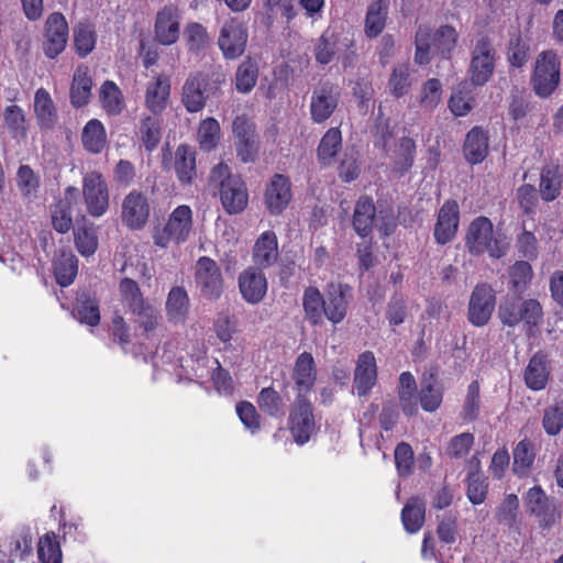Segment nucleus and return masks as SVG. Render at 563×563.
<instances>
[{"instance_id": "nucleus-56", "label": "nucleus", "mask_w": 563, "mask_h": 563, "mask_svg": "<svg viewBox=\"0 0 563 563\" xmlns=\"http://www.w3.org/2000/svg\"><path fill=\"white\" fill-rule=\"evenodd\" d=\"M466 496L473 505L484 503L487 496L488 484L483 473L470 472L466 478Z\"/></svg>"}, {"instance_id": "nucleus-59", "label": "nucleus", "mask_w": 563, "mask_h": 563, "mask_svg": "<svg viewBox=\"0 0 563 563\" xmlns=\"http://www.w3.org/2000/svg\"><path fill=\"white\" fill-rule=\"evenodd\" d=\"M542 427L548 435H558L563 430V405L549 406L543 411Z\"/></svg>"}, {"instance_id": "nucleus-31", "label": "nucleus", "mask_w": 563, "mask_h": 563, "mask_svg": "<svg viewBox=\"0 0 563 563\" xmlns=\"http://www.w3.org/2000/svg\"><path fill=\"white\" fill-rule=\"evenodd\" d=\"M389 3L387 0H372L367 8L364 31L367 37H377L386 26Z\"/></svg>"}, {"instance_id": "nucleus-40", "label": "nucleus", "mask_w": 563, "mask_h": 563, "mask_svg": "<svg viewBox=\"0 0 563 563\" xmlns=\"http://www.w3.org/2000/svg\"><path fill=\"white\" fill-rule=\"evenodd\" d=\"M536 459L534 446L531 441L523 439L514 449V472L520 477L527 476Z\"/></svg>"}, {"instance_id": "nucleus-6", "label": "nucleus", "mask_w": 563, "mask_h": 563, "mask_svg": "<svg viewBox=\"0 0 563 563\" xmlns=\"http://www.w3.org/2000/svg\"><path fill=\"white\" fill-rule=\"evenodd\" d=\"M249 38L247 27L238 18H231L222 24L218 46L225 59H236L245 52Z\"/></svg>"}, {"instance_id": "nucleus-1", "label": "nucleus", "mask_w": 563, "mask_h": 563, "mask_svg": "<svg viewBox=\"0 0 563 563\" xmlns=\"http://www.w3.org/2000/svg\"><path fill=\"white\" fill-rule=\"evenodd\" d=\"M210 181L219 187L220 200L228 213L238 214L245 209L249 201L246 186L240 176L231 174L228 165L214 166Z\"/></svg>"}, {"instance_id": "nucleus-63", "label": "nucleus", "mask_w": 563, "mask_h": 563, "mask_svg": "<svg viewBox=\"0 0 563 563\" xmlns=\"http://www.w3.org/2000/svg\"><path fill=\"white\" fill-rule=\"evenodd\" d=\"M442 93L441 82L435 79H429L422 87L420 104L423 109L431 111L433 110L440 102Z\"/></svg>"}, {"instance_id": "nucleus-21", "label": "nucleus", "mask_w": 563, "mask_h": 563, "mask_svg": "<svg viewBox=\"0 0 563 563\" xmlns=\"http://www.w3.org/2000/svg\"><path fill=\"white\" fill-rule=\"evenodd\" d=\"M278 239L274 231H264L255 241L252 250L254 267L266 269L274 266L278 260Z\"/></svg>"}, {"instance_id": "nucleus-37", "label": "nucleus", "mask_w": 563, "mask_h": 563, "mask_svg": "<svg viewBox=\"0 0 563 563\" xmlns=\"http://www.w3.org/2000/svg\"><path fill=\"white\" fill-rule=\"evenodd\" d=\"M73 313L80 323L95 327L100 322L99 305L88 294H81L77 297Z\"/></svg>"}, {"instance_id": "nucleus-50", "label": "nucleus", "mask_w": 563, "mask_h": 563, "mask_svg": "<svg viewBox=\"0 0 563 563\" xmlns=\"http://www.w3.org/2000/svg\"><path fill=\"white\" fill-rule=\"evenodd\" d=\"M120 295L124 306L131 313L147 305L144 300L139 285L131 278H123L119 286Z\"/></svg>"}, {"instance_id": "nucleus-43", "label": "nucleus", "mask_w": 563, "mask_h": 563, "mask_svg": "<svg viewBox=\"0 0 563 563\" xmlns=\"http://www.w3.org/2000/svg\"><path fill=\"white\" fill-rule=\"evenodd\" d=\"M257 405L269 417L280 418L285 415L284 399L273 387H265L260 391Z\"/></svg>"}, {"instance_id": "nucleus-23", "label": "nucleus", "mask_w": 563, "mask_h": 563, "mask_svg": "<svg viewBox=\"0 0 563 563\" xmlns=\"http://www.w3.org/2000/svg\"><path fill=\"white\" fill-rule=\"evenodd\" d=\"M170 93L168 76L157 75L146 85L145 106L153 113L158 114L167 107Z\"/></svg>"}, {"instance_id": "nucleus-28", "label": "nucleus", "mask_w": 563, "mask_h": 563, "mask_svg": "<svg viewBox=\"0 0 563 563\" xmlns=\"http://www.w3.org/2000/svg\"><path fill=\"white\" fill-rule=\"evenodd\" d=\"M174 168L181 184H191L197 175L196 151L189 145H179L174 154Z\"/></svg>"}, {"instance_id": "nucleus-52", "label": "nucleus", "mask_w": 563, "mask_h": 563, "mask_svg": "<svg viewBox=\"0 0 563 563\" xmlns=\"http://www.w3.org/2000/svg\"><path fill=\"white\" fill-rule=\"evenodd\" d=\"M411 84L409 65L395 66L388 80L390 93L396 98L404 97L409 91Z\"/></svg>"}, {"instance_id": "nucleus-26", "label": "nucleus", "mask_w": 563, "mask_h": 563, "mask_svg": "<svg viewBox=\"0 0 563 563\" xmlns=\"http://www.w3.org/2000/svg\"><path fill=\"white\" fill-rule=\"evenodd\" d=\"M465 159L472 164L482 163L488 154V134L481 126H474L467 134L463 146Z\"/></svg>"}, {"instance_id": "nucleus-2", "label": "nucleus", "mask_w": 563, "mask_h": 563, "mask_svg": "<svg viewBox=\"0 0 563 563\" xmlns=\"http://www.w3.org/2000/svg\"><path fill=\"white\" fill-rule=\"evenodd\" d=\"M561 60L556 52L548 49L541 52L536 59L531 78L537 96L547 98L551 96L560 84Z\"/></svg>"}, {"instance_id": "nucleus-18", "label": "nucleus", "mask_w": 563, "mask_h": 563, "mask_svg": "<svg viewBox=\"0 0 563 563\" xmlns=\"http://www.w3.org/2000/svg\"><path fill=\"white\" fill-rule=\"evenodd\" d=\"M291 184L287 176L275 174L265 190V203L272 214L282 213L291 200Z\"/></svg>"}, {"instance_id": "nucleus-64", "label": "nucleus", "mask_w": 563, "mask_h": 563, "mask_svg": "<svg viewBox=\"0 0 563 563\" xmlns=\"http://www.w3.org/2000/svg\"><path fill=\"white\" fill-rule=\"evenodd\" d=\"M133 314L136 317L135 322L145 333L154 331L159 324V312L148 303L133 312Z\"/></svg>"}, {"instance_id": "nucleus-36", "label": "nucleus", "mask_w": 563, "mask_h": 563, "mask_svg": "<svg viewBox=\"0 0 563 563\" xmlns=\"http://www.w3.org/2000/svg\"><path fill=\"white\" fill-rule=\"evenodd\" d=\"M562 188V177L558 166H545L541 170L539 191L541 198L553 201L558 198Z\"/></svg>"}, {"instance_id": "nucleus-62", "label": "nucleus", "mask_w": 563, "mask_h": 563, "mask_svg": "<svg viewBox=\"0 0 563 563\" xmlns=\"http://www.w3.org/2000/svg\"><path fill=\"white\" fill-rule=\"evenodd\" d=\"M76 52L79 56H87L96 45V33L88 25H79L74 32Z\"/></svg>"}, {"instance_id": "nucleus-10", "label": "nucleus", "mask_w": 563, "mask_h": 563, "mask_svg": "<svg viewBox=\"0 0 563 563\" xmlns=\"http://www.w3.org/2000/svg\"><path fill=\"white\" fill-rule=\"evenodd\" d=\"M340 100L339 87L327 81L314 88L311 101V119L316 123L327 121L335 111Z\"/></svg>"}, {"instance_id": "nucleus-58", "label": "nucleus", "mask_w": 563, "mask_h": 563, "mask_svg": "<svg viewBox=\"0 0 563 563\" xmlns=\"http://www.w3.org/2000/svg\"><path fill=\"white\" fill-rule=\"evenodd\" d=\"M416 144L410 137H402L399 143V150L394 162V169L404 175L408 172L415 161Z\"/></svg>"}, {"instance_id": "nucleus-34", "label": "nucleus", "mask_w": 563, "mask_h": 563, "mask_svg": "<svg viewBox=\"0 0 563 563\" xmlns=\"http://www.w3.org/2000/svg\"><path fill=\"white\" fill-rule=\"evenodd\" d=\"M457 531L456 518L453 515L445 516L442 518L438 526V537L441 541V545L438 550L440 563H452L453 554L449 553L450 545L455 541V534Z\"/></svg>"}, {"instance_id": "nucleus-9", "label": "nucleus", "mask_w": 563, "mask_h": 563, "mask_svg": "<svg viewBox=\"0 0 563 563\" xmlns=\"http://www.w3.org/2000/svg\"><path fill=\"white\" fill-rule=\"evenodd\" d=\"M495 68V49L487 37L477 40L471 63V80L474 86H484Z\"/></svg>"}, {"instance_id": "nucleus-25", "label": "nucleus", "mask_w": 563, "mask_h": 563, "mask_svg": "<svg viewBox=\"0 0 563 563\" xmlns=\"http://www.w3.org/2000/svg\"><path fill=\"white\" fill-rule=\"evenodd\" d=\"M34 115L41 130H52L57 122L55 103L45 88H38L34 95Z\"/></svg>"}, {"instance_id": "nucleus-14", "label": "nucleus", "mask_w": 563, "mask_h": 563, "mask_svg": "<svg viewBox=\"0 0 563 563\" xmlns=\"http://www.w3.org/2000/svg\"><path fill=\"white\" fill-rule=\"evenodd\" d=\"M377 383V364L373 352L365 351L356 360L353 388L358 397H366Z\"/></svg>"}, {"instance_id": "nucleus-12", "label": "nucleus", "mask_w": 563, "mask_h": 563, "mask_svg": "<svg viewBox=\"0 0 563 563\" xmlns=\"http://www.w3.org/2000/svg\"><path fill=\"white\" fill-rule=\"evenodd\" d=\"M495 290L486 283L478 284L471 296L468 307V319L477 327L488 322L495 309Z\"/></svg>"}, {"instance_id": "nucleus-53", "label": "nucleus", "mask_w": 563, "mask_h": 563, "mask_svg": "<svg viewBox=\"0 0 563 563\" xmlns=\"http://www.w3.org/2000/svg\"><path fill=\"white\" fill-rule=\"evenodd\" d=\"M479 389L477 380L472 382L467 387L462 407V419L464 421L472 422L478 418L482 405Z\"/></svg>"}, {"instance_id": "nucleus-5", "label": "nucleus", "mask_w": 563, "mask_h": 563, "mask_svg": "<svg viewBox=\"0 0 563 563\" xmlns=\"http://www.w3.org/2000/svg\"><path fill=\"white\" fill-rule=\"evenodd\" d=\"M192 228V211L189 206H178L169 216L167 223L154 235L155 244L166 247L170 242L179 244L188 239Z\"/></svg>"}, {"instance_id": "nucleus-57", "label": "nucleus", "mask_w": 563, "mask_h": 563, "mask_svg": "<svg viewBox=\"0 0 563 563\" xmlns=\"http://www.w3.org/2000/svg\"><path fill=\"white\" fill-rule=\"evenodd\" d=\"M523 300L515 298L505 299L498 309V316L503 324L515 327L522 321Z\"/></svg>"}, {"instance_id": "nucleus-19", "label": "nucleus", "mask_w": 563, "mask_h": 563, "mask_svg": "<svg viewBox=\"0 0 563 563\" xmlns=\"http://www.w3.org/2000/svg\"><path fill=\"white\" fill-rule=\"evenodd\" d=\"M150 206L146 197L136 191H131L122 203V220L133 230L141 229L147 222Z\"/></svg>"}, {"instance_id": "nucleus-60", "label": "nucleus", "mask_w": 563, "mask_h": 563, "mask_svg": "<svg viewBox=\"0 0 563 563\" xmlns=\"http://www.w3.org/2000/svg\"><path fill=\"white\" fill-rule=\"evenodd\" d=\"M75 244L82 256L93 254L98 247V238L92 228L79 227L75 233Z\"/></svg>"}, {"instance_id": "nucleus-24", "label": "nucleus", "mask_w": 563, "mask_h": 563, "mask_svg": "<svg viewBox=\"0 0 563 563\" xmlns=\"http://www.w3.org/2000/svg\"><path fill=\"white\" fill-rule=\"evenodd\" d=\"M292 379L298 395L309 393L317 379V369L311 353L303 352L298 355L292 371Z\"/></svg>"}, {"instance_id": "nucleus-38", "label": "nucleus", "mask_w": 563, "mask_h": 563, "mask_svg": "<svg viewBox=\"0 0 563 563\" xmlns=\"http://www.w3.org/2000/svg\"><path fill=\"white\" fill-rule=\"evenodd\" d=\"M107 143V133L103 124L92 119L87 122L82 130V144L85 148L93 154L100 153Z\"/></svg>"}, {"instance_id": "nucleus-46", "label": "nucleus", "mask_w": 563, "mask_h": 563, "mask_svg": "<svg viewBox=\"0 0 563 563\" xmlns=\"http://www.w3.org/2000/svg\"><path fill=\"white\" fill-rule=\"evenodd\" d=\"M258 67L251 58L243 60L235 73V88L241 93H249L255 87Z\"/></svg>"}, {"instance_id": "nucleus-54", "label": "nucleus", "mask_w": 563, "mask_h": 563, "mask_svg": "<svg viewBox=\"0 0 563 563\" xmlns=\"http://www.w3.org/2000/svg\"><path fill=\"white\" fill-rule=\"evenodd\" d=\"M220 140V125L213 118L202 120L198 129V141L203 151L213 150Z\"/></svg>"}, {"instance_id": "nucleus-29", "label": "nucleus", "mask_w": 563, "mask_h": 563, "mask_svg": "<svg viewBox=\"0 0 563 563\" xmlns=\"http://www.w3.org/2000/svg\"><path fill=\"white\" fill-rule=\"evenodd\" d=\"M550 376L547 358L541 353H536L525 371V383L531 390L539 391L545 388Z\"/></svg>"}, {"instance_id": "nucleus-33", "label": "nucleus", "mask_w": 563, "mask_h": 563, "mask_svg": "<svg viewBox=\"0 0 563 563\" xmlns=\"http://www.w3.org/2000/svg\"><path fill=\"white\" fill-rule=\"evenodd\" d=\"M92 80L85 66L77 67L70 87V101L76 108L88 103L91 96Z\"/></svg>"}, {"instance_id": "nucleus-32", "label": "nucleus", "mask_w": 563, "mask_h": 563, "mask_svg": "<svg viewBox=\"0 0 563 563\" xmlns=\"http://www.w3.org/2000/svg\"><path fill=\"white\" fill-rule=\"evenodd\" d=\"M426 519V503L420 497H411L405 504L401 510V521L404 528L409 533L418 532Z\"/></svg>"}, {"instance_id": "nucleus-4", "label": "nucleus", "mask_w": 563, "mask_h": 563, "mask_svg": "<svg viewBox=\"0 0 563 563\" xmlns=\"http://www.w3.org/2000/svg\"><path fill=\"white\" fill-rule=\"evenodd\" d=\"M195 286L206 300H218L224 292V278L219 264L209 256H201L195 264Z\"/></svg>"}, {"instance_id": "nucleus-39", "label": "nucleus", "mask_w": 563, "mask_h": 563, "mask_svg": "<svg viewBox=\"0 0 563 563\" xmlns=\"http://www.w3.org/2000/svg\"><path fill=\"white\" fill-rule=\"evenodd\" d=\"M302 306L306 318L313 325L322 321L324 313L325 301L321 292L316 287H308L303 291Z\"/></svg>"}, {"instance_id": "nucleus-30", "label": "nucleus", "mask_w": 563, "mask_h": 563, "mask_svg": "<svg viewBox=\"0 0 563 563\" xmlns=\"http://www.w3.org/2000/svg\"><path fill=\"white\" fill-rule=\"evenodd\" d=\"M376 208L372 198L361 197L354 209L353 227L361 236H367L376 222Z\"/></svg>"}, {"instance_id": "nucleus-44", "label": "nucleus", "mask_w": 563, "mask_h": 563, "mask_svg": "<svg viewBox=\"0 0 563 563\" xmlns=\"http://www.w3.org/2000/svg\"><path fill=\"white\" fill-rule=\"evenodd\" d=\"M184 38L190 53L199 54L210 45L207 29L197 22L188 23L184 30Z\"/></svg>"}, {"instance_id": "nucleus-8", "label": "nucleus", "mask_w": 563, "mask_h": 563, "mask_svg": "<svg viewBox=\"0 0 563 563\" xmlns=\"http://www.w3.org/2000/svg\"><path fill=\"white\" fill-rule=\"evenodd\" d=\"M82 194L90 216L101 217L107 212L109 208V191L100 173L91 172L84 177Z\"/></svg>"}, {"instance_id": "nucleus-49", "label": "nucleus", "mask_w": 563, "mask_h": 563, "mask_svg": "<svg viewBox=\"0 0 563 563\" xmlns=\"http://www.w3.org/2000/svg\"><path fill=\"white\" fill-rule=\"evenodd\" d=\"M419 399L422 409L426 411L431 412L439 408L442 401V391L432 375L421 382Z\"/></svg>"}, {"instance_id": "nucleus-55", "label": "nucleus", "mask_w": 563, "mask_h": 563, "mask_svg": "<svg viewBox=\"0 0 563 563\" xmlns=\"http://www.w3.org/2000/svg\"><path fill=\"white\" fill-rule=\"evenodd\" d=\"M431 40L433 49L448 58L455 46V29L450 25L441 26L433 35H431Z\"/></svg>"}, {"instance_id": "nucleus-7", "label": "nucleus", "mask_w": 563, "mask_h": 563, "mask_svg": "<svg viewBox=\"0 0 563 563\" xmlns=\"http://www.w3.org/2000/svg\"><path fill=\"white\" fill-rule=\"evenodd\" d=\"M289 430L295 441L302 445L316 431L311 402L303 395H297L289 412Z\"/></svg>"}, {"instance_id": "nucleus-22", "label": "nucleus", "mask_w": 563, "mask_h": 563, "mask_svg": "<svg viewBox=\"0 0 563 563\" xmlns=\"http://www.w3.org/2000/svg\"><path fill=\"white\" fill-rule=\"evenodd\" d=\"M191 301L188 291L183 286H174L167 294L165 313L167 320L177 325L185 324L189 318Z\"/></svg>"}, {"instance_id": "nucleus-48", "label": "nucleus", "mask_w": 563, "mask_h": 563, "mask_svg": "<svg viewBox=\"0 0 563 563\" xmlns=\"http://www.w3.org/2000/svg\"><path fill=\"white\" fill-rule=\"evenodd\" d=\"M140 137L147 152H152L161 141V120L155 115H146L141 120Z\"/></svg>"}, {"instance_id": "nucleus-16", "label": "nucleus", "mask_w": 563, "mask_h": 563, "mask_svg": "<svg viewBox=\"0 0 563 563\" xmlns=\"http://www.w3.org/2000/svg\"><path fill=\"white\" fill-rule=\"evenodd\" d=\"M267 279L263 269L250 266L239 276V289L242 298L252 305L261 302L267 292Z\"/></svg>"}, {"instance_id": "nucleus-17", "label": "nucleus", "mask_w": 563, "mask_h": 563, "mask_svg": "<svg viewBox=\"0 0 563 563\" xmlns=\"http://www.w3.org/2000/svg\"><path fill=\"white\" fill-rule=\"evenodd\" d=\"M324 314L333 323H340L346 316L352 288L345 284H330L325 290Z\"/></svg>"}, {"instance_id": "nucleus-42", "label": "nucleus", "mask_w": 563, "mask_h": 563, "mask_svg": "<svg viewBox=\"0 0 563 563\" xmlns=\"http://www.w3.org/2000/svg\"><path fill=\"white\" fill-rule=\"evenodd\" d=\"M100 101L109 115H118L124 108V100L115 82L107 80L100 88Z\"/></svg>"}, {"instance_id": "nucleus-47", "label": "nucleus", "mask_w": 563, "mask_h": 563, "mask_svg": "<svg viewBox=\"0 0 563 563\" xmlns=\"http://www.w3.org/2000/svg\"><path fill=\"white\" fill-rule=\"evenodd\" d=\"M37 556L41 563H62L63 554L54 532H47L40 538Z\"/></svg>"}, {"instance_id": "nucleus-20", "label": "nucleus", "mask_w": 563, "mask_h": 563, "mask_svg": "<svg viewBox=\"0 0 563 563\" xmlns=\"http://www.w3.org/2000/svg\"><path fill=\"white\" fill-rule=\"evenodd\" d=\"M526 506L538 518L539 525L542 528H549L554 525L558 517L556 508L541 487L534 486L528 490Z\"/></svg>"}, {"instance_id": "nucleus-35", "label": "nucleus", "mask_w": 563, "mask_h": 563, "mask_svg": "<svg viewBox=\"0 0 563 563\" xmlns=\"http://www.w3.org/2000/svg\"><path fill=\"white\" fill-rule=\"evenodd\" d=\"M53 266L58 285L67 287L73 284L78 272V261L70 251H60Z\"/></svg>"}, {"instance_id": "nucleus-15", "label": "nucleus", "mask_w": 563, "mask_h": 563, "mask_svg": "<svg viewBox=\"0 0 563 563\" xmlns=\"http://www.w3.org/2000/svg\"><path fill=\"white\" fill-rule=\"evenodd\" d=\"M209 78L203 73H196L188 76L181 92V102L190 113L201 111L207 102V87Z\"/></svg>"}, {"instance_id": "nucleus-45", "label": "nucleus", "mask_w": 563, "mask_h": 563, "mask_svg": "<svg viewBox=\"0 0 563 563\" xmlns=\"http://www.w3.org/2000/svg\"><path fill=\"white\" fill-rule=\"evenodd\" d=\"M16 186L22 197L36 198L41 186L40 176L29 165H21L16 172Z\"/></svg>"}, {"instance_id": "nucleus-41", "label": "nucleus", "mask_w": 563, "mask_h": 563, "mask_svg": "<svg viewBox=\"0 0 563 563\" xmlns=\"http://www.w3.org/2000/svg\"><path fill=\"white\" fill-rule=\"evenodd\" d=\"M342 146V134L339 128L329 129L324 135L322 136L318 148L317 155L318 159L323 165H329L332 163L333 158L341 150Z\"/></svg>"}, {"instance_id": "nucleus-13", "label": "nucleus", "mask_w": 563, "mask_h": 563, "mask_svg": "<svg viewBox=\"0 0 563 563\" xmlns=\"http://www.w3.org/2000/svg\"><path fill=\"white\" fill-rule=\"evenodd\" d=\"M44 52L48 58H55L66 47L68 40V24L62 13H52L45 23Z\"/></svg>"}, {"instance_id": "nucleus-3", "label": "nucleus", "mask_w": 563, "mask_h": 563, "mask_svg": "<svg viewBox=\"0 0 563 563\" xmlns=\"http://www.w3.org/2000/svg\"><path fill=\"white\" fill-rule=\"evenodd\" d=\"M466 245L472 254L488 253L492 257L500 258L506 253V246L495 236L493 223L486 217L472 221L466 234Z\"/></svg>"}, {"instance_id": "nucleus-11", "label": "nucleus", "mask_w": 563, "mask_h": 563, "mask_svg": "<svg viewBox=\"0 0 563 563\" xmlns=\"http://www.w3.org/2000/svg\"><path fill=\"white\" fill-rule=\"evenodd\" d=\"M180 12L174 4H166L156 13L155 40L165 46L175 44L180 35Z\"/></svg>"}, {"instance_id": "nucleus-61", "label": "nucleus", "mask_w": 563, "mask_h": 563, "mask_svg": "<svg viewBox=\"0 0 563 563\" xmlns=\"http://www.w3.org/2000/svg\"><path fill=\"white\" fill-rule=\"evenodd\" d=\"M4 122L14 137L25 135V115L19 106L12 104L5 108Z\"/></svg>"}, {"instance_id": "nucleus-27", "label": "nucleus", "mask_w": 563, "mask_h": 563, "mask_svg": "<svg viewBox=\"0 0 563 563\" xmlns=\"http://www.w3.org/2000/svg\"><path fill=\"white\" fill-rule=\"evenodd\" d=\"M457 230V203L448 201L440 209L434 228V238L438 243L445 244L451 241Z\"/></svg>"}, {"instance_id": "nucleus-51", "label": "nucleus", "mask_w": 563, "mask_h": 563, "mask_svg": "<svg viewBox=\"0 0 563 563\" xmlns=\"http://www.w3.org/2000/svg\"><path fill=\"white\" fill-rule=\"evenodd\" d=\"M339 51V37L335 33L325 31L318 40L314 56L318 63L327 65Z\"/></svg>"}]
</instances>
